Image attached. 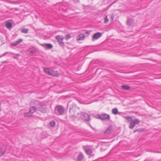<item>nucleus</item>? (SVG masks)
I'll return each mask as SVG.
<instances>
[{"label":"nucleus","mask_w":161,"mask_h":161,"mask_svg":"<svg viewBox=\"0 0 161 161\" xmlns=\"http://www.w3.org/2000/svg\"><path fill=\"white\" fill-rule=\"evenodd\" d=\"M64 108L61 105H58L56 106L55 108V112L58 115H63L64 112Z\"/></svg>","instance_id":"nucleus-1"},{"label":"nucleus","mask_w":161,"mask_h":161,"mask_svg":"<svg viewBox=\"0 0 161 161\" xmlns=\"http://www.w3.org/2000/svg\"><path fill=\"white\" fill-rule=\"evenodd\" d=\"M36 107H32L29 110L28 112H25L24 113V115L25 117L30 116L36 111Z\"/></svg>","instance_id":"nucleus-2"},{"label":"nucleus","mask_w":161,"mask_h":161,"mask_svg":"<svg viewBox=\"0 0 161 161\" xmlns=\"http://www.w3.org/2000/svg\"><path fill=\"white\" fill-rule=\"evenodd\" d=\"M55 38L58 42L60 46L64 47V43L63 42L64 39L63 37H61L59 35H57L56 36Z\"/></svg>","instance_id":"nucleus-3"},{"label":"nucleus","mask_w":161,"mask_h":161,"mask_svg":"<svg viewBox=\"0 0 161 161\" xmlns=\"http://www.w3.org/2000/svg\"><path fill=\"white\" fill-rule=\"evenodd\" d=\"M99 119L102 120H104L106 119H110V116L105 113L102 114L100 115H97Z\"/></svg>","instance_id":"nucleus-4"},{"label":"nucleus","mask_w":161,"mask_h":161,"mask_svg":"<svg viewBox=\"0 0 161 161\" xmlns=\"http://www.w3.org/2000/svg\"><path fill=\"white\" fill-rule=\"evenodd\" d=\"M140 122V120L138 119H136L133 120L132 119L130 124L129 128L131 129H133L136 125L139 124Z\"/></svg>","instance_id":"nucleus-5"},{"label":"nucleus","mask_w":161,"mask_h":161,"mask_svg":"<svg viewBox=\"0 0 161 161\" xmlns=\"http://www.w3.org/2000/svg\"><path fill=\"white\" fill-rule=\"evenodd\" d=\"M102 33L101 32H97L95 33L92 36V40L94 41L95 40H97L102 36Z\"/></svg>","instance_id":"nucleus-6"},{"label":"nucleus","mask_w":161,"mask_h":161,"mask_svg":"<svg viewBox=\"0 0 161 161\" xmlns=\"http://www.w3.org/2000/svg\"><path fill=\"white\" fill-rule=\"evenodd\" d=\"M81 116H83V118L86 121H89L91 120L89 115L85 113H83Z\"/></svg>","instance_id":"nucleus-7"},{"label":"nucleus","mask_w":161,"mask_h":161,"mask_svg":"<svg viewBox=\"0 0 161 161\" xmlns=\"http://www.w3.org/2000/svg\"><path fill=\"white\" fill-rule=\"evenodd\" d=\"M6 147L3 146L0 148V157L4 154L6 150Z\"/></svg>","instance_id":"nucleus-8"},{"label":"nucleus","mask_w":161,"mask_h":161,"mask_svg":"<svg viewBox=\"0 0 161 161\" xmlns=\"http://www.w3.org/2000/svg\"><path fill=\"white\" fill-rule=\"evenodd\" d=\"M86 153L89 155H91L92 154V151L91 149L88 147H85L84 148Z\"/></svg>","instance_id":"nucleus-9"},{"label":"nucleus","mask_w":161,"mask_h":161,"mask_svg":"<svg viewBox=\"0 0 161 161\" xmlns=\"http://www.w3.org/2000/svg\"><path fill=\"white\" fill-rule=\"evenodd\" d=\"M42 46L46 49H51L53 47V46L50 43L44 44Z\"/></svg>","instance_id":"nucleus-10"},{"label":"nucleus","mask_w":161,"mask_h":161,"mask_svg":"<svg viewBox=\"0 0 161 161\" xmlns=\"http://www.w3.org/2000/svg\"><path fill=\"white\" fill-rule=\"evenodd\" d=\"M38 110L40 112L45 113L47 112V108L44 106H41L38 108Z\"/></svg>","instance_id":"nucleus-11"},{"label":"nucleus","mask_w":161,"mask_h":161,"mask_svg":"<svg viewBox=\"0 0 161 161\" xmlns=\"http://www.w3.org/2000/svg\"><path fill=\"white\" fill-rule=\"evenodd\" d=\"M85 36L83 34H80L78 36V38L77 39V41L83 40L85 39Z\"/></svg>","instance_id":"nucleus-12"},{"label":"nucleus","mask_w":161,"mask_h":161,"mask_svg":"<svg viewBox=\"0 0 161 161\" xmlns=\"http://www.w3.org/2000/svg\"><path fill=\"white\" fill-rule=\"evenodd\" d=\"M134 20L128 18L127 20V24L128 26H131L133 23Z\"/></svg>","instance_id":"nucleus-13"},{"label":"nucleus","mask_w":161,"mask_h":161,"mask_svg":"<svg viewBox=\"0 0 161 161\" xmlns=\"http://www.w3.org/2000/svg\"><path fill=\"white\" fill-rule=\"evenodd\" d=\"M22 41V39H20L18 40L17 41L13 42L11 45L13 46H16L17 45H18L19 43L21 42Z\"/></svg>","instance_id":"nucleus-14"},{"label":"nucleus","mask_w":161,"mask_h":161,"mask_svg":"<svg viewBox=\"0 0 161 161\" xmlns=\"http://www.w3.org/2000/svg\"><path fill=\"white\" fill-rule=\"evenodd\" d=\"M112 130V127L110 126L108 127L107 130L105 131L104 133H105L109 134L111 133Z\"/></svg>","instance_id":"nucleus-15"},{"label":"nucleus","mask_w":161,"mask_h":161,"mask_svg":"<svg viewBox=\"0 0 161 161\" xmlns=\"http://www.w3.org/2000/svg\"><path fill=\"white\" fill-rule=\"evenodd\" d=\"M84 158V156L82 153H80L78 155L77 157V160L78 161H80L83 159Z\"/></svg>","instance_id":"nucleus-16"},{"label":"nucleus","mask_w":161,"mask_h":161,"mask_svg":"<svg viewBox=\"0 0 161 161\" xmlns=\"http://www.w3.org/2000/svg\"><path fill=\"white\" fill-rule=\"evenodd\" d=\"M48 75L55 76L57 75V73L53 70H50Z\"/></svg>","instance_id":"nucleus-17"},{"label":"nucleus","mask_w":161,"mask_h":161,"mask_svg":"<svg viewBox=\"0 0 161 161\" xmlns=\"http://www.w3.org/2000/svg\"><path fill=\"white\" fill-rule=\"evenodd\" d=\"M121 87L124 89L128 90L130 88V87L126 85H123L121 86Z\"/></svg>","instance_id":"nucleus-18"},{"label":"nucleus","mask_w":161,"mask_h":161,"mask_svg":"<svg viewBox=\"0 0 161 161\" xmlns=\"http://www.w3.org/2000/svg\"><path fill=\"white\" fill-rule=\"evenodd\" d=\"M56 125L55 122L54 120H52L50 122V125L52 127H54Z\"/></svg>","instance_id":"nucleus-19"},{"label":"nucleus","mask_w":161,"mask_h":161,"mask_svg":"<svg viewBox=\"0 0 161 161\" xmlns=\"http://www.w3.org/2000/svg\"><path fill=\"white\" fill-rule=\"evenodd\" d=\"M112 112L114 114H117L118 113V110L116 108H114L112 109Z\"/></svg>","instance_id":"nucleus-20"},{"label":"nucleus","mask_w":161,"mask_h":161,"mask_svg":"<svg viewBox=\"0 0 161 161\" xmlns=\"http://www.w3.org/2000/svg\"><path fill=\"white\" fill-rule=\"evenodd\" d=\"M28 30L27 29L23 28L21 30V32L26 34L28 33Z\"/></svg>","instance_id":"nucleus-21"},{"label":"nucleus","mask_w":161,"mask_h":161,"mask_svg":"<svg viewBox=\"0 0 161 161\" xmlns=\"http://www.w3.org/2000/svg\"><path fill=\"white\" fill-rule=\"evenodd\" d=\"M6 27L9 29L12 27V24L11 22H8L6 24Z\"/></svg>","instance_id":"nucleus-22"},{"label":"nucleus","mask_w":161,"mask_h":161,"mask_svg":"<svg viewBox=\"0 0 161 161\" xmlns=\"http://www.w3.org/2000/svg\"><path fill=\"white\" fill-rule=\"evenodd\" d=\"M124 118L127 119L128 121H131L132 119V117L129 116H124Z\"/></svg>","instance_id":"nucleus-23"},{"label":"nucleus","mask_w":161,"mask_h":161,"mask_svg":"<svg viewBox=\"0 0 161 161\" xmlns=\"http://www.w3.org/2000/svg\"><path fill=\"white\" fill-rule=\"evenodd\" d=\"M50 70L48 68H44V72L48 75H49Z\"/></svg>","instance_id":"nucleus-24"},{"label":"nucleus","mask_w":161,"mask_h":161,"mask_svg":"<svg viewBox=\"0 0 161 161\" xmlns=\"http://www.w3.org/2000/svg\"><path fill=\"white\" fill-rule=\"evenodd\" d=\"M71 37V36L70 34H68L65 37V39L66 40H68L70 39Z\"/></svg>","instance_id":"nucleus-25"},{"label":"nucleus","mask_w":161,"mask_h":161,"mask_svg":"<svg viewBox=\"0 0 161 161\" xmlns=\"http://www.w3.org/2000/svg\"><path fill=\"white\" fill-rule=\"evenodd\" d=\"M104 23L105 24H107L109 21L108 19V18L107 16H106L104 19Z\"/></svg>","instance_id":"nucleus-26"},{"label":"nucleus","mask_w":161,"mask_h":161,"mask_svg":"<svg viewBox=\"0 0 161 161\" xmlns=\"http://www.w3.org/2000/svg\"><path fill=\"white\" fill-rule=\"evenodd\" d=\"M19 56V55L18 54H16L13 57V58L15 59H17L18 58V56Z\"/></svg>","instance_id":"nucleus-27"},{"label":"nucleus","mask_w":161,"mask_h":161,"mask_svg":"<svg viewBox=\"0 0 161 161\" xmlns=\"http://www.w3.org/2000/svg\"><path fill=\"white\" fill-rule=\"evenodd\" d=\"M86 33L87 34H89L90 33V31H88V30H86Z\"/></svg>","instance_id":"nucleus-28"},{"label":"nucleus","mask_w":161,"mask_h":161,"mask_svg":"<svg viewBox=\"0 0 161 161\" xmlns=\"http://www.w3.org/2000/svg\"><path fill=\"white\" fill-rule=\"evenodd\" d=\"M114 16H113V15H112L111 16V19H112V20H113L114 19Z\"/></svg>","instance_id":"nucleus-29"},{"label":"nucleus","mask_w":161,"mask_h":161,"mask_svg":"<svg viewBox=\"0 0 161 161\" xmlns=\"http://www.w3.org/2000/svg\"><path fill=\"white\" fill-rule=\"evenodd\" d=\"M7 53H4V54H3L2 55V56H4Z\"/></svg>","instance_id":"nucleus-30"},{"label":"nucleus","mask_w":161,"mask_h":161,"mask_svg":"<svg viewBox=\"0 0 161 161\" xmlns=\"http://www.w3.org/2000/svg\"><path fill=\"white\" fill-rule=\"evenodd\" d=\"M139 131V130H135L134 131V133H135V132H136V131Z\"/></svg>","instance_id":"nucleus-31"},{"label":"nucleus","mask_w":161,"mask_h":161,"mask_svg":"<svg viewBox=\"0 0 161 161\" xmlns=\"http://www.w3.org/2000/svg\"><path fill=\"white\" fill-rule=\"evenodd\" d=\"M90 125V127H91L92 128V129H93V127L92 126V125Z\"/></svg>","instance_id":"nucleus-32"},{"label":"nucleus","mask_w":161,"mask_h":161,"mask_svg":"<svg viewBox=\"0 0 161 161\" xmlns=\"http://www.w3.org/2000/svg\"><path fill=\"white\" fill-rule=\"evenodd\" d=\"M1 110H0V111Z\"/></svg>","instance_id":"nucleus-33"}]
</instances>
